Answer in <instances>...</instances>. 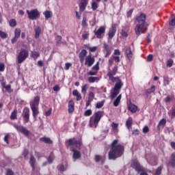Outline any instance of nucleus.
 Here are the masks:
<instances>
[{
    "mask_svg": "<svg viewBox=\"0 0 175 175\" xmlns=\"http://www.w3.org/2000/svg\"><path fill=\"white\" fill-rule=\"evenodd\" d=\"M118 72V66L115 65L112 69V71H109L107 76L109 77V80H111L112 83H116L113 88L112 89L113 92L111 94V99L117 98V96L121 92V88L124 86V83L120 79V77H114Z\"/></svg>",
    "mask_w": 175,
    "mask_h": 175,
    "instance_id": "obj_1",
    "label": "nucleus"
},
{
    "mask_svg": "<svg viewBox=\"0 0 175 175\" xmlns=\"http://www.w3.org/2000/svg\"><path fill=\"white\" fill-rule=\"evenodd\" d=\"M125 152V147L122 144H118V139H115L111 144V149L108 152L109 161H116L117 158H121Z\"/></svg>",
    "mask_w": 175,
    "mask_h": 175,
    "instance_id": "obj_2",
    "label": "nucleus"
},
{
    "mask_svg": "<svg viewBox=\"0 0 175 175\" xmlns=\"http://www.w3.org/2000/svg\"><path fill=\"white\" fill-rule=\"evenodd\" d=\"M103 116H105V111H98L95 112L90 118L89 125L90 128H98V125Z\"/></svg>",
    "mask_w": 175,
    "mask_h": 175,
    "instance_id": "obj_3",
    "label": "nucleus"
},
{
    "mask_svg": "<svg viewBox=\"0 0 175 175\" xmlns=\"http://www.w3.org/2000/svg\"><path fill=\"white\" fill-rule=\"evenodd\" d=\"M66 146L69 147H75L76 148H78V150H81V146H83V139L81 138H76L72 137L70 139H68L66 142Z\"/></svg>",
    "mask_w": 175,
    "mask_h": 175,
    "instance_id": "obj_4",
    "label": "nucleus"
},
{
    "mask_svg": "<svg viewBox=\"0 0 175 175\" xmlns=\"http://www.w3.org/2000/svg\"><path fill=\"white\" fill-rule=\"evenodd\" d=\"M26 13L28 16L29 20H38V18H40V12L38 9H33L31 10H27Z\"/></svg>",
    "mask_w": 175,
    "mask_h": 175,
    "instance_id": "obj_5",
    "label": "nucleus"
},
{
    "mask_svg": "<svg viewBox=\"0 0 175 175\" xmlns=\"http://www.w3.org/2000/svg\"><path fill=\"white\" fill-rule=\"evenodd\" d=\"M29 55V53L28 51H27L26 49H21L16 57L18 64H23V62H24V61L26 60L27 58H28Z\"/></svg>",
    "mask_w": 175,
    "mask_h": 175,
    "instance_id": "obj_6",
    "label": "nucleus"
},
{
    "mask_svg": "<svg viewBox=\"0 0 175 175\" xmlns=\"http://www.w3.org/2000/svg\"><path fill=\"white\" fill-rule=\"evenodd\" d=\"M147 27H148V25L137 24L135 28V35L140 36L142 33H144L147 31Z\"/></svg>",
    "mask_w": 175,
    "mask_h": 175,
    "instance_id": "obj_7",
    "label": "nucleus"
},
{
    "mask_svg": "<svg viewBox=\"0 0 175 175\" xmlns=\"http://www.w3.org/2000/svg\"><path fill=\"white\" fill-rule=\"evenodd\" d=\"M14 128H15V129H16V131L19 132V133H22L26 137H29L31 132L28 129H27V128L18 124H15L14 126Z\"/></svg>",
    "mask_w": 175,
    "mask_h": 175,
    "instance_id": "obj_8",
    "label": "nucleus"
},
{
    "mask_svg": "<svg viewBox=\"0 0 175 175\" xmlns=\"http://www.w3.org/2000/svg\"><path fill=\"white\" fill-rule=\"evenodd\" d=\"M105 32L106 27L105 26H101L97 30L96 29L94 31V33L96 36L97 39H102Z\"/></svg>",
    "mask_w": 175,
    "mask_h": 175,
    "instance_id": "obj_9",
    "label": "nucleus"
},
{
    "mask_svg": "<svg viewBox=\"0 0 175 175\" xmlns=\"http://www.w3.org/2000/svg\"><path fill=\"white\" fill-rule=\"evenodd\" d=\"M30 113L31 111H29V109L27 107H25L22 113V117L25 124H28V122H29Z\"/></svg>",
    "mask_w": 175,
    "mask_h": 175,
    "instance_id": "obj_10",
    "label": "nucleus"
},
{
    "mask_svg": "<svg viewBox=\"0 0 175 175\" xmlns=\"http://www.w3.org/2000/svg\"><path fill=\"white\" fill-rule=\"evenodd\" d=\"M95 64V57H92L91 54L88 55L85 58V65L88 66V68H91L92 65Z\"/></svg>",
    "mask_w": 175,
    "mask_h": 175,
    "instance_id": "obj_11",
    "label": "nucleus"
},
{
    "mask_svg": "<svg viewBox=\"0 0 175 175\" xmlns=\"http://www.w3.org/2000/svg\"><path fill=\"white\" fill-rule=\"evenodd\" d=\"M131 167L133 169H135L136 172H144V167L143 166L140 165V163L137 160H133L132 163H131Z\"/></svg>",
    "mask_w": 175,
    "mask_h": 175,
    "instance_id": "obj_12",
    "label": "nucleus"
},
{
    "mask_svg": "<svg viewBox=\"0 0 175 175\" xmlns=\"http://www.w3.org/2000/svg\"><path fill=\"white\" fill-rule=\"evenodd\" d=\"M117 32V24L113 23L108 32L109 39H113Z\"/></svg>",
    "mask_w": 175,
    "mask_h": 175,
    "instance_id": "obj_13",
    "label": "nucleus"
},
{
    "mask_svg": "<svg viewBox=\"0 0 175 175\" xmlns=\"http://www.w3.org/2000/svg\"><path fill=\"white\" fill-rule=\"evenodd\" d=\"M70 151L73 152L72 154V159H80L81 158V152L80 150H76L75 148H71Z\"/></svg>",
    "mask_w": 175,
    "mask_h": 175,
    "instance_id": "obj_14",
    "label": "nucleus"
},
{
    "mask_svg": "<svg viewBox=\"0 0 175 175\" xmlns=\"http://www.w3.org/2000/svg\"><path fill=\"white\" fill-rule=\"evenodd\" d=\"M88 2H90V0H81L79 3V10L81 12H84L85 9H87V5H88Z\"/></svg>",
    "mask_w": 175,
    "mask_h": 175,
    "instance_id": "obj_15",
    "label": "nucleus"
},
{
    "mask_svg": "<svg viewBox=\"0 0 175 175\" xmlns=\"http://www.w3.org/2000/svg\"><path fill=\"white\" fill-rule=\"evenodd\" d=\"M136 21L138 24H144V25H148L146 23V15L144 14H141L139 16L136 18Z\"/></svg>",
    "mask_w": 175,
    "mask_h": 175,
    "instance_id": "obj_16",
    "label": "nucleus"
},
{
    "mask_svg": "<svg viewBox=\"0 0 175 175\" xmlns=\"http://www.w3.org/2000/svg\"><path fill=\"white\" fill-rule=\"evenodd\" d=\"M30 108L32 111L33 118L36 120V118H38V116H39V107L30 106Z\"/></svg>",
    "mask_w": 175,
    "mask_h": 175,
    "instance_id": "obj_17",
    "label": "nucleus"
},
{
    "mask_svg": "<svg viewBox=\"0 0 175 175\" xmlns=\"http://www.w3.org/2000/svg\"><path fill=\"white\" fill-rule=\"evenodd\" d=\"M40 102V96H37L34 97L33 100L30 102V106L38 107Z\"/></svg>",
    "mask_w": 175,
    "mask_h": 175,
    "instance_id": "obj_18",
    "label": "nucleus"
},
{
    "mask_svg": "<svg viewBox=\"0 0 175 175\" xmlns=\"http://www.w3.org/2000/svg\"><path fill=\"white\" fill-rule=\"evenodd\" d=\"M68 111L69 114H72V113L75 111V101H73V100H70L68 102Z\"/></svg>",
    "mask_w": 175,
    "mask_h": 175,
    "instance_id": "obj_19",
    "label": "nucleus"
},
{
    "mask_svg": "<svg viewBox=\"0 0 175 175\" xmlns=\"http://www.w3.org/2000/svg\"><path fill=\"white\" fill-rule=\"evenodd\" d=\"M126 58H128V59H129V61H131V59H132V58H133V53H132V49L131 48V46H128L126 49Z\"/></svg>",
    "mask_w": 175,
    "mask_h": 175,
    "instance_id": "obj_20",
    "label": "nucleus"
},
{
    "mask_svg": "<svg viewBox=\"0 0 175 175\" xmlns=\"http://www.w3.org/2000/svg\"><path fill=\"white\" fill-rule=\"evenodd\" d=\"M103 49L105 51V57L107 58V57H109L110 55V54H111V51L110 50V46H109V44L105 43L103 44Z\"/></svg>",
    "mask_w": 175,
    "mask_h": 175,
    "instance_id": "obj_21",
    "label": "nucleus"
},
{
    "mask_svg": "<svg viewBox=\"0 0 175 175\" xmlns=\"http://www.w3.org/2000/svg\"><path fill=\"white\" fill-rule=\"evenodd\" d=\"M168 166H171V167H175V152H173L171 154V158L168 161Z\"/></svg>",
    "mask_w": 175,
    "mask_h": 175,
    "instance_id": "obj_22",
    "label": "nucleus"
},
{
    "mask_svg": "<svg viewBox=\"0 0 175 175\" xmlns=\"http://www.w3.org/2000/svg\"><path fill=\"white\" fill-rule=\"evenodd\" d=\"M174 100V95H167V96L163 99V102L166 103V105H170V102H173Z\"/></svg>",
    "mask_w": 175,
    "mask_h": 175,
    "instance_id": "obj_23",
    "label": "nucleus"
},
{
    "mask_svg": "<svg viewBox=\"0 0 175 175\" xmlns=\"http://www.w3.org/2000/svg\"><path fill=\"white\" fill-rule=\"evenodd\" d=\"M35 163H36V159L33 155H31L29 159V164L30 166L32 167L33 172H35Z\"/></svg>",
    "mask_w": 175,
    "mask_h": 175,
    "instance_id": "obj_24",
    "label": "nucleus"
},
{
    "mask_svg": "<svg viewBox=\"0 0 175 175\" xmlns=\"http://www.w3.org/2000/svg\"><path fill=\"white\" fill-rule=\"evenodd\" d=\"M129 110L131 111V113H136V111H137V106L134 104L130 103L129 105Z\"/></svg>",
    "mask_w": 175,
    "mask_h": 175,
    "instance_id": "obj_25",
    "label": "nucleus"
},
{
    "mask_svg": "<svg viewBox=\"0 0 175 175\" xmlns=\"http://www.w3.org/2000/svg\"><path fill=\"white\" fill-rule=\"evenodd\" d=\"M132 124H133V120L132 118H129L126 121V126L127 129H131V128H132Z\"/></svg>",
    "mask_w": 175,
    "mask_h": 175,
    "instance_id": "obj_26",
    "label": "nucleus"
},
{
    "mask_svg": "<svg viewBox=\"0 0 175 175\" xmlns=\"http://www.w3.org/2000/svg\"><path fill=\"white\" fill-rule=\"evenodd\" d=\"M121 98H122V94H120L118 97L116 98V100L113 101V106L115 107H118V106L121 103Z\"/></svg>",
    "mask_w": 175,
    "mask_h": 175,
    "instance_id": "obj_27",
    "label": "nucleus"
},
{
    "mask_svg": "<svg viewBox=\"0 0 175 175\" xmlns=\"http://www.w3.org/2000/svg\"><path fill=\"white\" fill-rule=\"evenodd\" d=\"M72 95L74 96H77V100H81V94L79 93V91L77 90H74L72 91Z\"/></svg>",
    "mask_w": 175,
    "mask_h": 175,
    "instance_id": "obj_28",
    "label": "nucleus"
},
{
    "mask_svg": "<svg viewBox=\"0 0 175 175\" xmlns=\"http://www.w3.org/2000/svg\"><path fill=\"white\" fill-rule=\"evenodd\" d=\"M152 92H155V85H152L150 88L146 90L145 94L148 96V95L152 94Z\"/></svg>",
    "mask_w": 175,
    "mask_h": 175,
    "instance_id": "obj_29",
    "label": "nucleus"
},
{
    "mask_svg": "<svg viewBox=\"0 0 175 175\" xmlns=\"http://www.w3.org/2000/svg\"><path fill=\"white\" fill-rule=\"evenodd\" d=\"M40 140L41 142H44V143H46V144H53L52 140L49 137H41Z\"/></svg>",
    "mask_w": 175,
    "mask_h": 175,
    "instance_id": "obj_30",
    "label": "nucleus"
},
{
    "mask_svg": "<svg viewBox=\"0 0 175 175\" xmlns=\"http://www.w3.org/2000/svg\"><path fill=\"white\" fill-rule=\"evenodd\" d=\"M95 162H102V163H103L105 162V161L106 160V156L104 157V159H102V156L99 155V154H96L95 156Z\"/></svg>",
    "mask_w": 175,
    "mask_h": 175,
    "instance_id": "obj_31",
    "label": "nucleus"
},
{
    "mask_svg": "<svg viewBox=\"0 0 175 175\" xmlns=\"http://www.w3.org/2000/svg\"><path fill=\"white\" fill-rule=\"evenodd\" d=\"M44 15L45 16V20H49V18H51V17H53V12H51V11L46 10L44 12Z\"/></svg>",
    "mask_w": 175,
    "mask_h": 175,
    "instance_id": "obj_32",
    "label": "nucleus"
},
{
    "mask_svg": "<svg viewBox=\"0 0 175 175\" xmlns=\"http://www.w3.org/2000/svg\"><path fill=\"white\" fill-rule=\"evenodd\" d=\"M87 54H88V52L87 51V50L85 49H83L81 51V52L79 54V57L81 58H85V57L87 56Z\"/></svg>",
    "mask_w": 175,
    "mask_h": 175,
    "instance_id": "obj_33",
    "label": "nucleus"
},
{
    "mask_svg": "<svg viewBox=\"0 0 175 175\" xmlns=\"http://www.w3.org/2000/svg\"><path fill=\"white\" fill-rule=\"evenodd\" d=\"M89 83H98L99 81V77H90L88 78Z\"/></svg>",
    "mask_w": 175,
    "mask_h": 175,
    "instance_id": "obj_34",
    "label": "nucleus"
},
{
    "mask_svg": "<svg viewBox=\"0 0 175 175\" xmlns=\"http://www.w3.org/2000/svg\"><path fill=\"white\" fill-rule=\"evenodd\" d=\"M9 25L11 27V28H14V27L17 26V21L16 19H11L9 22Z\"/></svg>",
    "mask_w": 175,
    "mask_h": 175,
    "instance_id": "obj_35",
    "label": "nucleus"
},
{
    "mask_svg": "<svg viewBox=\"0 0 175 175\" xmlns=\"http://www.w3.org/2000/svg\"><path fill=\"white\" fill-rule=\"evenodd\" d=\"M54 159H55V157L54 156V154L49 155L47 158L48 163L49 164L53 163V162H54Z\"/></svg>",
    "mask_w": 175,
    "mask_h": 175,
    "instance_id": "obj_36",
    "label": "nucleus"
},
{
    "mask_svg": "<svg viewBox=\"0 0 175 175\" xmlns=\"http://www.w3.org/2000/svg\"><path fill=\"white\" fill-rule=\"evenodd\" d=\"M162 169H163V165L158 167L154 175H161L162 174Z\"/></svg>",
    "mask_w": 175,
    "mask_h": 175,
    "instance_id": "obj_37",
    "label": "nucleus"
},
{
    "mask_svg": "<svg viewBox=\"0 0 175 175\" xmlns=\"http://www.w3.org/2000/svg\"><path fill=\"white\" fill-rule=\"evenodd\" d=\"M103 106H105V100H103L100 102H98L96 104V109H102V107H103Z\"/></svg>",
    "mask_w": 175,
    "mask_h": 175,
    "instance_id": "obj_38",
    "label": "nucleus"
},
{
    "mask_svg": "<svg viewBox=\"0 0 175 175\" xmlns=\"http://www.w3.org/2000/svg\"><path fill=\"white\" fill-rule=\"evenodd\" d=\"M11 120H17V109H14L10 116Z\"/></svg>",
    "mask_w": 175,
    "mask_h": 175,
    "instance_id": "obj_39",
    "label": "nucleus"
},
{
    "mask_svg": "<svg viewBox=\"0 0 175 175\" xmlns=\"http://www.w3.org/2000/svg\"><path fill=\"white\" fill-rule=\"evenodd\" d=\"M40 32H42V29H40V27H37L35 29V33H36L35 38H36V39H38L39 36H40Z\"/></svg>",
    "mask_w": 175,
    "mask_h": 175,
    "instance_id": "obj_40",
    "label": "nucleus"
},
{
    "mask_svg": "<svg viewBox=\"0 0 175 175\" xmlns=\"http://www.w3.org/2000/svg\"><path fill=\"white\" fill-rule=\"evenodd\" d=\"M81 25L83 28H87V27H88V24H87V17H83Z\"/></svg>",
    "mask_w": 175,
    "mask_h": 175,
    "instance_id": "obj_41",
    "label": "nucleus"
},
{
    "mask_svg": "<svg viewBox=\"0 0 175 175\" xmlns=\"http://www.w3.org/2000/svg\"><path fill=\"white\" fill-rule=\"evenodd\" d=\"M87 90H88V85L87 84L83 85L81 88V94L85 95L87 94Z\"/></svg>",
    "mask_w": 175,
    "mask_h": 175,
    "instance_id": "obj_42",
    "label": "nucleus"
},
{
    "mask_svg": "<svg viewBox=\"0 0 175 175\" xmlns=\"http://www.w3.org/2000/svg\"><path fill=\"white\" fill-rule=\"evenodd\" d=\"M31 57L34 59H36L38 58V57H40V53L38 51H33L31 52Z\"/></svg>",
    "mask_w": 175,
    "mask_h": 175,
    "instance_id": "obj_43",
    "label": "nucleus"
},
{
    "mask_svg": "<svg viewBox=\"0 0 175 175\" xmlns=\"http://www.w3.org/2000/svg\"><path fill=\"white\" fill-rule=\"evenodd\" d=\"M21 35V30L20 29H15L14 30V36L18 38H20Z\"/></svg>",
    "mask_w": 175,
    "mask_h": 175,
    "instance_id": "obj_44",
    "label": "nucleus"
},
{
    "mask_svg": "<svg viewBox=\"0 0 175 175\" xmlns=\"http://www.w3.org/2000/svg\"><path fill=\"white\" fill-rule=\"evenodd\" d=\"M111 127L113 132H118V124L113 122L111 124Z\"/></svg>",
    "mask_w": 175,
    "mask_h": 175,
    "instance_id": "obj_45",
    "label": "nucleus"
},
{
    "mask_svg": "<svg viewBox=\"0 0 175 175\" xmlns=\"http://www.w3.org/2000/svg\"><path fill=\"white\" fill-rule=\"evenodd\" d=\"M171 18L172 19L169 23V25H170V27H174L175 26V15H172Z\"/></svg>",
    "mask_w": 175,
    "mask_h": 175,
    "instance_id": "obj_46",
    "label": "nucleus"
},
{
    "mask_svg": "<svg viewBox=\"0 0 175 175\" xmlns=\"http://www.w3.org/2000/svg\"><path fill=\"white\" fill-rule=\"evenodd\" d=\"M88 99L92 101L94 100V99H95V94H94L92 92H89Z\"/></svg>",
    "mask_w": 175,
    "mask_h": 175,
    "instance_id": "obj_47",
    "label": "nucleus"
},
{
    "mask_svg": "<svg viewBox=\"0 0 175 175\" xmlns=\"http://www.w3.org/2000/svg\"><path fill=\"white\" fill-rule=\"evenodd\" d=\"M169 84H170V81L169 79V77H163V85L166 86V85H169Z\"/></svg>",
    "mask_w": 175,
    "mask_h": 175,
    "instance_id": "obj_48",
    "label": "nucleus"
},
{
    "mask_svg": "<svg viewBox=\"0 0 175 175\" xmlns=\"http://www.w3.org/2000/svg\"><path fill=\"white\" fill-rule=\"evenodd\" d=\"M84 116L85 117H90V116H92V110L91 109H87L85 112H84Z\"/></svg>",
    "mask_w": 175,
    "mask_h": 175,
    "instance_id": "obj_49",
    "label": "nucleus"
},
{
    "mask_svg": "<svg viewBox=\"0 0 175 175\" xmlns=\"http://www.w3.org/2000/svg\"><path fill=\"white\" fill-rule=\"evenodd\" d=\"M0 37L1 39H7L8 33L0 30Z\"/></svg>",
    "mask_w": 175,
    "mask_h": 175,
    "instance_id": "obj_50",
    "label": "nucleus"
},
{
    "mask_svg": "<svg viewBox=\"0 0 175 175\" xmlns=\"http://www.w3.org/2000/svg\"><path fill=\"white\" fill-rule=\"evenodd\" d=\"M92 70H94L95 72H98V70H99V62H97L96 64L93 66Z\"/></svg>",
    "mask_w": 175,
    "mask_h": 175,
    "instance_id": "obj_51",
    "label": "nucleus"
},
{
    "mask_svg": "<svg viewBox=\"0 0 175 175\" xmlns=\"http://www.w3.org/2000/svg\"><path fill=\"white\" fill-rule=\"evenodd\" d=\"M98 8H99V5L97 4V3L95 2V1H93L92 3V10L95 11V10H96V9H98Z\"/></svg>",
    "mask_w": 175,
    "mask_h": 175,
    "instance_id": "obj_52",
    "label": "nucleus"
},
{
    "mask_svg": "<svg viewBox=\"0 0 175 175\" xmlns=\"http://www.w3.org/2000/svg\"><path fill=\"white\" fill-rule=\"evenodd\" d=\"M58 170L59 172H60V173H63L64 172H65V170H66V167H65V165H64V164H61L58 168Z\"/></svg>",
    "mask_w": 175,
    "mask_h": 175,
    "instance_id": "obj_53",
    "label": "nucleus"
},
{
    "mask_svg": "<svg viewBox=\"0 0 175 175\" xmlns=\"http://www.w3.org/2000/svg\"><path fill=\"white\" fill-rule=\"evenodd\" d=\"M174 61L173 59H169L167 61V66H168L169 68H172V66H173V64H174Z\"/></svg>",
    "mask_w": 175,
    "mask_h": 175,
    "instance_id": "obj_54",
    "label": "nucleus"
},
{
    "mask_svg": "<svg viewBox=\"0 0 175 175\" xmlns=\"http://www.w3.org/2000/svg\"><path fill=\"white\" fill-rule=\"evenodd\" d=\"M88 76H96L98 75V72L94 70H90L87 73Z\"/></svg>",
    "mask_w": 175,
    "mask_h": 175,
    "instance_id": "obj_55",
    "label": "nucleus"
},
{
    "mask_svg": "<svg viewBox=\"0 0 175 175\" xmlns=\"http://www.w3.org/2000/svg\"><path fill=\"white\" fill-rule=\"evenodd\" d=\"M133 13V9H131L129 11L126 12L127 18H131L132 17V14Z\"/></svg>",
    "mask_w": 175,
    "mask_h": 175,
    "instance_id": "obj_56",
    "label": "nucleus"
},
{
    "mask_svg": "<svg viewBox=\"0 0 175 175\" xmlns=\"http://www.w3.org/2000/svg\"><path fill=\"white\" fill-rule=\"evenodd\" d=\"M4 88L8 92H13L11 85H7Z\"/></svg>",
    "mask_w": 175,
    "mask_h": 175,
    "instance_id": "obj_57",
    "label": "nucleus"
},
{
    "mask_svg": "<svg viewBox=\"0 0 175 175\" xmlns=\"http://www.w3.org/2000/svg\"><path fill=\"white\" fill-rule=\"evenodd\" d=\"M10 138V135L9 134H6L4 137V142L6 144H9V139Z\"/></svg>",
    "mask_w": 175,
    "mask_h": 175,
    "instance_id": "obj_58",
    "label": "nucleus"
},
{
    "mask_svg": "<svg viewBox=\"0 0 175 175\" xmlns=\"http://www.w3.org/2000/svg\"><path fill=\"white\" fill-rule=\"evenodd\" d=\"M143 133H148L150 132V129L148 126H145L142 129Z\"/></svg>",
    "mask_w": 175,
    "mask_h": 175,
    "instance_id": "obj_59",
    "label": "nucleus"
},
{
    "mask_svg": "<svg viewBox=\"0 0 175 175\" xmlns=\"http://www.w3.org/2000/svg\"><path fill=\"white\" fill-rule=\"evenodd\" d=\"M51 111H53V109L50 108L48 111L45 112L46 117H50L51 116Z\"/></svg>",
    "mask_w": 175,
    "mask_h": 175,
    "instance_id": "obj_60",
    "label": "nucleus"
},
{
    "mask_svg": "<svg viewBox=\"0 0 175 175\" xmlns=\"http://www.w3.org/2000/svg\"><path fill=\"white\" fill-rule=\"evenodd\" d=\"M88 49L90 50V53H95L96 50L98 49L97 46H92V47H89Z\"/></svg>",
    "mask_w": 175,
    "mask_h": 175,
    "instance_id": "obj_61",
    "label": "nucleus"
},
{
    "mask_svg": "<svg viewBox=\"0 0 175 175\" xmlns=\"http://www.w3.org/2000/svg\"><path fill=\"white\" fill-rule=\"evenodd\" d=\"M159 125H166V119L163 118L159 122Z\"/></svg>",
    "mask_w": 175,
    "mask_h": 175,
    "instance_id": "obj_62",
    "label": "nucleus"
},
{
    "mask_svg": "<svg viewBox=\"0 0 175 175\" xmlns=\"http://www.w3.org/2000/svg\"><path fill=\"white\" fill-rule=\"evenodd\" d=\"M70 66H72V63H66L64 67L65 70H69Z\"/></svg>",
    "mask_w": 175,
    "mask_h": 175,
    "instance_id": "obj_63",
    "label": "nucleus"
},
{
    "mask_svg": "<svg viewBox=\"0 0 175 175\" xmlns=\"http://www.w3.org/2000/svg\"><path fill=\"white\" fill-rule=\"evenodd\" d=\"M132 133L133 135H134V136H137L139 133H140V131H139V129H135L133 130Z\"/></svg>",
    "mask_w": 175,
    "mask_h": 175,
    "instance_id": "obj_64",
    "label": "nucleus"
}]
</instances>
